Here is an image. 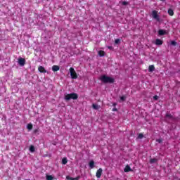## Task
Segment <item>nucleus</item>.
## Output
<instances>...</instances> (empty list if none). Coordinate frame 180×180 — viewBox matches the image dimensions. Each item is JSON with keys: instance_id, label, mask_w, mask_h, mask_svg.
<instances>
[{"instance_id": "f257e3e1", "label": "nucleus", "mask_w": 180, "mask_h": 180, "mask_svg": "<svg viewBox=\"0 0 180 180\" xmlns=\"http://www.w3.org/2000/svg\"><path fill=\"white\" fill-rule=\"evenodd\" d=\"M99 79L100 81H102L103 84H113L115 82V79L105 75L100 77Z\"/></svg>"}, {"instance_id": "f03ea898", "label": "nucleus", "mask_w": 180, "mask_h": 180, "mask_svg": "<svg viewBox=\"0 0 180 180\" xmlns=\"http://www.w3.org/2000/svg\"><path fill=\"white\" fill-rule=\"evenodd\" d=\"M71 99H73V101L78 99V94L77 93H72L65 96V101H71Z\"/></svg>"}, {"instance_id": "7ed1b4c3", "label": "nucleus", "mask_w": 180, "mask_h": 180, "mask_svg": "<svg viewBox=\"0 0 180 180\" xmlns=\"http://www.w3.org/2000/svg\"><path fill=\"white\" fill-rule=\"evenodd\" d=\"M70 73V77L72 79H77L78 78V75H77V72H75V70L74 68H70L69 69Z\"/></svg>"}, {"instance_id": "20e7f679", "label": "nucleus", "mask_w": 180, "mask_h": 180, "mask_svg": "<svg viewBox=\"0 0 180 180\" xmlns=\"http://www.w3.org/2000/svg\"><path fill=\"white\" fill-rule=\"evenodd\" d=\"M152 17L155 19L157 22H160V15H158V11L154 10L152 11Z\"/></svg>"}, {"instance_id": "39448f33", "label": "nucleus", "mask_w": 180, "mask_h": 180, "mask_svg": "<svg viewBox=\"0 0 180 180\" xmlns=\"http://www.w3.org/2000/svg\"><path fill=\"white\" fill-rule=\"evenodd\" d=\"M18 64L21 67H23L25 65V64H26V59H25L23 58H18Z\"/></svg>"}, {"instance_id": "423d86ee", "label": "nucleus", "mask_w": 180, "mask_h": 180, "mask_svg": "<svg viewBox=\"0 0 180 180\" xmlns=\"http://www.w3.org/2000/svg\"><path fill=\"white\" fill-rule=\"evenodd\" d=\"M103 169H102V168H100V169H98V170H97V172H96V176L97 177V178H101V176H102V172H103Z\"/></svg>"}, {"instance_id": "0eeeda50", "label": "nucleus", "mask_w": 180, "mask_h": 180, "mask_svg": "<svg viewBox=\"0 0 180 180\" xmlns=\"http://www.w3.org/2000/svg\"><path fill=\"white\" fill-rule=\"evenodd\" d=\"M164 41L160 39H156L155 44L156 46H162Z\"/></svg>"}, {"instance_id": "6e6552de", "label": "nucleus", "mask_w": 180, "mask_h": 180, "mask_svg": "<svg viewBox=\"0 0 180 180\" xmlns=\"http://www.w3.org/2000/svg\"><path fill=\"white\" fill-rule=\"evenodd\" d=\"M38 70L39 71V72H41L42 74H46V72H47V70H46V69L43 66H39Z\"/></svg>"}, {"instance_id": "1a4fd4ad", "label": "nucleus", "mask_w": 180, "mask_h": 180, "mask_svg": "<svg viewBox=\"0 0 180 180\" xmlns=\"http://www.w3.org/2000/svg\"><path fill=\"white\" fill-rule=\"evenodd\" d=\"M158 34L159 36H164L165 34H167V31L165 30H159Z\"/></svg>"}, {"instance_id": "9d476101", "label": "nucleus", "mask_w": 180, "mask_h": 180, "mask_svg": "<svg viewBox=\"0 0 180 180\" xmlns=\"http://www.w3.org/2000/svg\"><path fill=\"white\" fill-rule=\"evenodd\" d=\"M52 71H53V72H56V71H60V66L54 65L52 67Z\"/></svg>"}, {"instance_id": "9b49d317", "label": "nucleus", "mask_w": 180, "mask_h": 180, "mask_svg": "<svg viewBox=\"0 0 180 180\" xmlns=\"http://www.w3.org/2000/svg\"><path fill=\"white\" fill-rule=\"evenodd\" d=\"M148 71L149 72H153V71H155V67H154L153 65H149Z\"/></svg>"}, {"instance_id": "f8f14e48", "label": "nucleus", "mask_w": 180, "mask_h": 180, "mask_svg": "<svg viewBox=\"0 0 180 180\" xmlns=\"http://www.w3.org/2000/svg\"><path fill=\"white\" fill-rule=\"evenodd\" d=\"M89 167L91 169L95 167V162L94 160H91L89 163Z\"/></svg>"}, {"instance_id": "ddd939ff", "label": "nucleus", "mask_w": 180, "mask_h": 180, "mask_svg": "<svg viewBox=\"0 0 180 180\" xmlns=\"http://www.w3.org/2000/svg\"><path fill=\"white\" fill-rule=\"evenodd\" d=\"M167 13L169 16H174V10H172V8H169Z\"/></svg>"}, {"instance_id": "4468645a", "label": "nucleus", "mask_w": 180, "mask_h": 180, "mask_svg": "<svg viewBox=\"0 0 180 180\" xmlns=\"http://www.w3.org/2000/svg\"><path fill=\"white\" fill-rule=\"evenodd\" d=\"M124 172H130V171H131V168L130 167V166L127 165L124 169Z\"/></svg>"}, {"instance_id": "2eb2a0df", "label": "nucleus", "mask_w": 180, "mask_h": 180, "mask_svg": "<svg viewBox=\"0 0 180 180\" xmlns=\"http://www.w3.org/2000/svg\"><path fill=\"white\" fill-rule=\"evenodd\" d=\"M157 161H158V160L157 158H152L150 160V163L154 164L155 162H157Z\"/></svg>"}, {"instance_id": "dca6fc26", "label": "nucleus", "mask_w": 180, "mask_h": 180, "mask_svg": "<svg viewBox=\"0 0 180 180\" xmlns=\"http://www.w3.org/2000/svg\"><path fill=\"white\" fill-rule=\"evenodd\" d=\"M67 162H68V160H67V158H64L62 159V164H63V165H65Z\"/></svg>"}, {"instance_id": "f3484780", "label": "nucleus", "mask_w": 180, "mask_h": 180, "mask_svg": "<svg viewBox=\"0 0 180 180\" xmlns=\"http://www.w3.org/2000/svg\"><path fill=\"white\" fill-rule=\"evenodd\" d=\"M98 56H100V57H103V56H105V51H98Z\"/></svg>"}, {"instance_id": "a211bd4d", "label": "nucleus", "mask_w": 180, "mask_h": 180, "mask_svg": "<svg viewBox=\"0 0 180 180\" xmlns=\"http://www.w3.org/2000/svg\"><path fill=\"white\" fill-rule=\"evenodd\" d=\"M165 117H168L169 119H174V116L169 113H166Z\"/></svg>"}, {"instance_id": "6ab92c4d", "label": "nucleus", "mask_w": 180, "mask_h": 180, "mask_svg": "<svg viewBox=\"0 0 180 180\" xmlns=\"http://www.w3.org/2000/svg\"><path fill=\"white\" fill-rule=\"evenodd\" d=\"M27 129L28 130H32V129H33V124H28L27 125Z\"/></svg>"}, {"instance_id": "aec40b11", "label": "nucleus", "mask_w": 180, "mask_h": 180, "mask_svg": "<svg viewBox=\"0 0 180 180\" xmlns=\"http://www.w3.org/2000/svg\"><path fill=\"white\" fill-rule=\"evenodd\" d=\"M54 178L51 175H47L46 176V180H53Z\"/></svg>"}, {"instance_id": "412c9836", "label": "nucleus", "mask_w": 180, "mask_h": 180, "mask_svg": "<svg viewBox=\"0 0 180 180\" xmlns=\"http://www.w3.org/2000/svg\"><path fill=\"white\" fill-rule=\"evenodd\" d=\"M30 151H31V153H34V146H31L30 147Z\"/></svg>"}, {"instance_id": "4be33fe9", "label": "nucleus", "mask_w": 180, "mask_h": 180, "mask_svg": "<svg viewBox=\"0 0 180 180\" xmlns=\"http://www.w3.org/2000/svg\"><path fill=\"white\" fill-rule=\"evenodd\" d=\"M122 4L124 6H126V5H129V2H128V1H122Z\"/></svg>"}, {"instance_id": "5701e85b", "label": "nucleus", "mask_w": 180, "mask_h": 180, "mask_svg": "<svg viewBox=\"0 0 180 180\" xmlns=\"http://www.w3.org/2000/svg\"><path fill=\"white\" fill-rule=\"evenodd\" d=\"M115 44H119V43H120V39H116L115 40Z\"/></svg>"}, {"instance_id": "b1692460", "label": "nucleus", "mask_w": 180, "mask_h": 180, "mask_svg": "<svg viewBox=\"0 0 180 180\" xmlns=\"http://www.w3.org/2000/svg\"><path fill=\"white\" fill-rule=\"evenodd\" d=\"M171 44H172V46H176L177 43L175 41H172Z\"/></svg>"}, {"instance_id": "393cba45", "label": "nucleus", "mask_w": 180, "mask_h": 180, "mask_svg": "<svg viewBox=\"0 0 180 180\" xmlns=\"http://www.w3.org/2000/svg\"><path fill=\"white\" fill-rule=\"evenodd\" d=\"M143 137H144V135L143 134H139L138 135V139H143Z\"/></svg>"}, {"instance_id": "a878e982", "label": "nucleus", "mask_w": 180, "mask_h": 180, "mask_svg": "<svg viewBox=\"0 0 180 180\" xmlns=\"http://www.w3.org/2000/svg\"><path fill=\"white\" fill-rule=\"evenodd\" d=\"M120 100L121 101H126V96H121Z\"/></svg>"}, {"instance_id": "bb28decb", "label": "nucleus", "mask_w": 180, "mask_h": 180, "mask_svg": "<svg viewBox=\"0 0 180 180\" xmlns=\"http://www.w3.org/2000/svg\"><path fill=\"white\" fill-rule=\"evenodd\" d=\"M153 99H154V101H158V96H154Z\"/></svg>"}, {"instance_id": "cd10ccee", "label": "nucleus", "mask_w": 180, "mask_h": 180, "mask_svg": "<svg viewBox=\"0 0 180 180\" xmlns=\"http://www.w3.org/2000/svg\"><path fill=\"white\" fill-rule=\"evenodd\" d=\"M92 106H93L94 109H98V105H97L93 104Z\"/></svg>"}, {"instance_id": "c85d7f7f", "label": "nucleus", "mask_w": 180, "mask_h": 180, "mask_svg": "<svg viewBox=\"0 0 180 180\" xmlns=\"http://www.w3.org/2000/svg\"><path fill=\"white\" fill-rule=\"evenodd\" d=\"M156 141H157L158 143H162V139H157Z\"/></svg>"}, {"instance_id": "c756f323", "label": "nucleus", "mask_w": 180, "mask_h": 180, "mask_svg": "<svg viewBox=\"0 0 180 180\" xmlns=\"http://www.w3.org/2000/svg\"><path fill=\"white\" fill-rule=\"evenodd\" d=\"M112 112H117V108H112Z\"/></svg>"}, {"instance_id": "7c9ffc66", "label": "nucleus", "mask_w": 180, "mask_h": 180, "mask_svg": "<svg viewBox=\"0 0 180 180\" xmlns=\"http://www.w3.org/2000/svg\"><path fill=\"white\" fill-rule=\"evenodd\" d=\"M71 178H72V177L70 176H66V179H68V180H71Z\"/></svg>"}, {"instance_id": "2f4dec72", "label": "nucleus", "mask_w": 180, "mask_h": 180, "mask_svg": "<svg viewBox=\"0 0 180 180\" xmlns=\"http://www.w3.org/2000/svg\"><path fill=\"white\" fill-rule=\"evenodd\" d=\"M74 179H75V180H78V179H79V177H78V176H77V177H75V178H74Z\"/></svg>"}, {"instance_id": "473e14b6", "label": "nucleus", "mask_w": 180, "mask_h": 180, "mask_svg": "<svg viewBox=\"0 0 180 180\" xmlns=\"http://www.w3.org/2000/svg\"><path fill=\"white\" fill-rule=\"evenodd\" d=\"M116 105H117V103H114L112 104V106H116Z\"/></svg>"}, {"instance_id": "72a5a7b5", "label": "nucleus", "mask_w": 180, "mask_h": 180, "mask_svg": "<svg viewBox=\"0 0 180 180\" xmlns=\"http://www.w3.org/2000/svg\"><path fill=\"white\" fill-rule=\"evenodd\" d=\"M70 180H75L74 178L71 177Z\"/></svg>"}, {"instance_id": "f704fd0d", "label": "nucleus", "mask_w": 180, "mask_h": 180, "mask_svg": "<svg viewBox=\"0 0 180 180\" xmlns=\"http://www.w3.org/2000/svg\"><path fill=\"white\" fill-rule=\"evenodd\" d=\"M37 129H35V130H34V133H37Z\"/></svg>"}, {"instance_id": "c9c22d12", "label": "nucleus", "mask_w": 180, "mask_h": 180, "mask_svg": "<svg viewBox=\"0 0 180 180\" xmlns=\"http://www.w3.org/2000/svg\"><path fill=\"white\" fill-rule=\"evenodd\" d=\"M108 49H110V46H109Z\"/></svg>"}, {"instance_id": "e433bc0d", "label": "nucleus", "mask_w": 180, "mask_h": 180, "mask_svg": "<svg viewBox=\"0 0 180 180\" xmlns=\"http://www.w3.org/2000/svg\"><path fill=\"white\" fill-rule=\"evenodd\" d=\"M160 1H165V0H160Z\"/></svg>"}]
</instances>
